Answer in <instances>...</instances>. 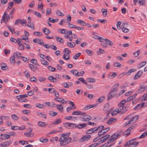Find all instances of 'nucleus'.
<instances>
[{
    "instance_id": "40",
    "label": "nucleus",
    "mask_w": 147,
    "mask_h": 147,
    "mask_svg": "<svg viewBox=\"0 0 147 147\" xmlns=\"http://www.w3.org/2000/svg\"><path fill=\"white\" fill-rule=\"evenodd\" d=\"M77 22L78 23L80 24L82 26H85V25H86V23L82 20H77Z\"/></svg>"
},
{
    "instance_id": "18",
    "label": "nucleus",
    "mask_w": 147,
    "mask_h": 147,
    "mask_svg": "<svg viewBox=\"0 0 147 147\" xmlns=\"http://www.w3.org/2000/svg\"><path fill=\"white\" fill-rule=\"evenodd\" d=\"M84 113L80 111H75L73 112L72 113V115H83Z\"/></svg>"
},
{
    "instance_id": "8",
    "label": "nucleus",
    "mask_w": 147,
    "mask_h": 147,
    "mask_svg": "<svg viewBox=\"0 0 147 147\" xmlns=\"http://www.w3.org/2000/svg\"><path fill=\"white\" fill-rule=\"evenodd\" d=\"M117 121V119L115 118H114L113 117H111L109 118L107 122V124L108 125L111 124L116 122Z\"/></svg>"
},
{
    "instance_id": "2",
    "label": "nucleus",
    "mask_w": 147,
    "mask_h": 147,
    "mask_svg": "<svg viewBox=\"0 0 147 147\" xmlns=\"http://www.w3.org/2000/svg\"><path fill=\"white\" fill-rule=\"evenodd\" d=\"M138 119V115H136L133 117L128 122L125 123V126L128 127L129 125L136 122Z\"/></svg>"
},
{
    "instance_id": "30",
    "label": "nucleus",
    "mask_w": 147,
    "mask_h": 147,
    "mask_svg": "<svg viewBox=\"0 0 147 147\" xmlns=\"http://www.w3.org/2000/svg\"><path fill=\"white\" fill-rule=\"evenodd\" d=\"M115 95H114L113 94L110 93L109 92V93L108 94V96H107V101L113 98L115 96Z\"/></svg>"
},
{
    "instance_id": "7",
    "label": "nucleus",
    "mask_w": 147,
    "mask_h": 147,
    "mask_svg": "<svg viewBox=\"0 0 147 147\" xmlns=\"http://www.w3.org/2000/svg\"><path fill=\"white\" fill-rule=\"evenodd\" d=\"M10 18V16H9L7 14V13L6 12H5L3 14L2 17V19L1 20L5 21L7 22H8Z\"/></svg>"
},
{
    "instance_id": "35",
    "label": "nucleus",
    "mask_w": 147,
    "mask_h": 147,
    "mask_svg": "<svg viewBox=\"0 0 147 147\" xmlns=\"http://www.w3.org/2000/svg\"><path fill=\"white\" fill-rule=\"evenodd\" d=\"M1 69L3 70H5L8 68L6 65L5 63L1 64Z\"/></svg>"
},
{
    "instance_id": "25",
    "label": "nucleus",
    "mask_w": 147,
    "mask_h": 147,
    "mask_svg": "<svg viewBox=\"0 0 147 147\" xmlns=\"http://www.w3.org/2000/svg\"><path fill=\"white\" fill-rule=\"evenodd\" d=\"M21 54L18 52H16L14 53L13 54V55H14L15 57L16 56V58L18 59L19 58L22 57V56H21Z\"/></svg>"
},
{
    "instance_id": "55",
    "label": "nucleus",
    "mask_w": 147,
    "mask_h": 147,
    "mask_svg": "<svg viewBox=\"0 0 147 147\" xmlns=\"http://www.w3.org/2000/svg\"><path fill=\"white\" fill-rule=\"evenodd\" d=\"M75 117L73 116H67L65 117V119L67 120H73L75 119Z\"/></svg>"
},
{
    "instance_id": "5",
    "label": "nucleus",
    "mask_w": 147,
    "mask_h": 147,
    "mask_svg": "<svg viewBox=\"0 0 147 147\" xmlns=\"http://www.w3.org/2000/svg\"><path fill=\"white\" fill-rule=\"evenodd\" d=\"M59 141L60 142V145L63 146L68 144V142L66 139V137L61 136L60 138Z\"/></svg>"
},
{
    "instance_id": "6",
    "label": "nucleus",
    "mask_w": 147,
    "mask_h": 147,
    "mask_svg": "<svg viewBox=\"0 0 147 147\" xmlns=\"http://www.w3.org/2000/svg\"><path fill=\"white\" fill-rule=\"evenodd\" d=\"M81 120L82 121H89L91 119L92 117L88 115H84L80 117Z\"/></svg>"
},
{
    "instance_id": "49",
    "label": "nucleus",
    "mask_w": 147,
    "mask_h": 147,
    "mask_svg": "<svg viewBox=\"0 0 147 147\" xmlns=\"http://www.w3.org/2000/svg\"><path fill=\"white\" fill-rule=\"evenodd\" d=\"M24 135L27 137H32L33 136L32 134H30V132H27L24 133Z\"/></svg>"
},
{
    "instance_id": "59",
    "label": "nucleus",
    "mask_w": 147,
    "mask_h": 147,
    "mask_svg": "<svg viewBox=\"0 0 147 147\" xmlns=\"http://www.w3.org/2000/svg\"><path fill=\"white\" fill-rule=\"evenodd\" d=\"M48 69L51 71H54L56 70V69L51 66H49L48 67Z\"/></svg>"
},
{
    "instance_id": "14",
    "label": "nucleus",
    "mask_w": 147,
    "mask_h": 147,
    "mask_svg": "<svg viewBox=\"0 0 147 147\" xmlns=\"http://www.w3.org/2000/svg\"><path fill=\"white\" fill-rule=\"evenodd\" d=\"M126 101V100L125 99H123L118 104V105L119 107L121 108H123V107H125L123 105L125 103Z\"/></svg>"
},
{
    "instance_id": "32",
    "label": "nucleus",
    "mask_w": 147,
    "mask_h": 147,
    "mask_svg": "<svg viewBox=\"0 0 147 147\" xmlns=\"http://www.w3.org/2000/svg\"><path fill=\"white\" fill-rule=\"evenodd\" d=\"M146 107L145 102H144L138 104V109H140L142 107L144 108Z\"/></svg>"
},
{
    "instance_id": "21",
    "label": "nucleus",
    "mask_w": 147,
    "mask_h": 147,
    "mask_svg": "<svg viewBox=\"0 0 147 147\" xmlns=\"http://www.w3.org/2000/svg\"><path fill=\"white\" fill-rule=\"evenodd\" d=\"M67 45L69 47L71 48H74L75 46V44L74 42H67Z\"/></svg>"
},
{
    "instance_id": "51",
    "label": "nucleus",
    "mask_w": 147,
    "mask_h": 147,
    "mask_svg": "<svg viewBox=\"0 0 147 147\" xmlns=\"http://www.w3.org/2000/svg\"><path fill=\"white\" fill-rule=\"evenodd\" d=\"M105 96H102L99 97L97 100V102H100L102 101L105 98Z\"/></svg>"
},
{
    "instance_id": "33",
    "label": "nucleus",
    "mask_w": 147,
    "mask_h": 147,
    "mask_svg": "<svg viewBox=\"0 0 147 147\" xmlns=\"http://www.w3.org/2000/svg\"><path fill=\"white\" fill-rule=\"evenodd\" d=\"M43 32L46 35H48L50 33V31L49 30L46 28L44 29Z\"/></svg>"
},
{
    "instance_id": "52",
    "label": "nucleus",
    "mask_w": 147,
    "mask_h": 147,
    "mask_svg": "<svg viewBox=\"0 0 147 147\" xmlns=\"http://www.w3.org/2000/svg\"><path fill=\"white\" fill-rule=\"evenodd\" d=\"M86 53L88 54V55L91 56L93 55V52L92 51L90 50L86 49Z\"/></svg>"
},
{
    "instance_id": "27",
    "label": "nucleus",
    "mask_w": 147,
    "mask_h": 147,
    "mask_svg": "<svg viewBox=\"0 0 147 147\" xmlns=\"http://www.w3.org/2000/svg\"><path fill=\"white\" fill-rule=\"evenodd\" d=\"M138 3L140 5L145 6L146 5L145 0H139L138 1Z\"/></svg>"
},
{
    "instance_id": "64",
    "label": "nucleus",
    "mask_w": 147,
    "mask_h": 147,
    "mask_svg": "<svg viewBox=\"0 0 147 147\" xmlns=\"http://www.w3.org/2000/svg\"><path fill=\"white\" fill-rule=\"evenodd\" d=\"M33 34L36 35L38 36H41L42 34V32H34Z\"/></svg>"
},
{
    "instance_id": "23",
    "label": "nucleus",
    "mask_w": 147,
    "mask_h": 147,
    "mask_svg": "<svg viewBox=\"0 0 147 147\" xmlns=\"http://www.w3.org/2000/svg\"><path fill=\"white\" fill-rule=\"evenodd\" d=\"M70 72L75 76L77 77L79 76V75H78L79 72H78L77 70L76 69L72 70Z\"/></svg>"
},
{
    "instance_id": "62",
    "label": "nucleus",
    "mask_w": 147,
    "mask_h": 147,
    "mask_svg": "<svg viewBox=\"0 0 147 147\" xmlns=\"http://www.w3.org/2000/svg\"><path fill=\"white\" fill-rule=\"evenodd\" d=\"M13 5V2H10L8 3V7L9 9H11L12 8Z\"/></svg>"
},
{
    "instance_id": "24",
    "label": "nucleus",
    "mask_w": 147,
    "mask_h": 147,
    "mask_svg": "<svg viewBox=\"0 0 147 147\" xmlns=\"http://www.w3.org/2000/svg\"><path fill=\"white\" fill-rule=\"evenodd\" d=\"M123 132V131L122 130H121L114 134H115L117 138L118 137L122 135Z\"/></svg>"
},
{
    "instance_id": "53",
    "label": "nucleus",
    "mask_w": 147,
    "mask_h": 147,
    "mask_svg": "<svg viewBox=\"0 0 147 147\" xmlns=\"http://www.w3.org/2000/svg\"><path fill=\"white\" fill-rule=\"evenodd\" d=\"M113 65L115 67H121V65L119 62H115L113 64Z\"/></svg>"
},
{
    "instance_id": "15",
    "label": "nucleus",
    "mask_w": 147,
    "mask_h": 147,
    "mask_svg": "<svg viewBox=\"0 0 147 147\" xmlns=\"http://www.w3.org/2000/svg\"><path fill=\"white\" fill-rule=\"evenodd\" d=\"M10 144L9 142L7 141L0 144V145L3 147H7Z\"/></svg>"
},
{
    "instance_id": "16",
    "label": "nucleus",
    "mask_w": 147,
    "mask_h": 147,
    "mask_svg": "<svg viewBox=\"0 0 147 147\" xmlns=\"http://www.w3.org/2000/svg\"><path fill=\"white\" fill-rule=\"evenodd\" d=\"M137 95V94L136 93L134 95L129 96L127 99L126 100L127 102H129L131 100H132L134 98H135L136 96Z\"/></svg>"
},
{
    "instance_id": "3",
    "label": "nucleus",
    "mask_w": 147,
    "mask_h": 147,
    "mask_svg": "<svg viewBox=\"0 0 147 147\" xmlns=\"http://www.w3.org/2000/svg\"><path fill=\"white\" fill-rule=\"evenodd\" d=\"M117 113H120L121 114H123L126 113L127 111V109L126 108V107H123L121 108L116 109L115 110Z\"/></svg>"
},
{
    "instance_id": "60",
    "label": "nucleus",
    "mask_w": 147,
    "mask_h": 147,
    "mask_svg": "<svg viewBox=\"0 0 147 147\" xmlns=\"http://www.w3.org/2000/svg\"><path fill=\"white\" fill-rule=\"evenodd\" d=\"M130 134V133L129 131H127V130L123 133V136H125V137H127Z\"/></svg>"
},
{
    "instance_id": "57",
    "label": "nucleus",
    "mask_w": 147,
    "mask_h": 147,
    "mask_svg": "<svg viewBox=\"0 0 147 147\" xmlns=\"http://www.w3.org/2000/svg\"><path fill=\"white\" fill-rule=\"evenodd\" d=\"M144 90V86L141 85L140 86V88L138 89V93H141Z\"/></svg>"
},
{
    "instance_id": "36",
    "label": "nucleus",
    "mask_w": 147,
    "mask_h": 147,
    "mask_svg": "<svg viewBox=\"0 0 147 147\" xmlns=\"http://www.w3.org/2000/svg\"><path fill=\"white\" fill-rule=\"evenodd\" d=\"M10 61L11 63L12 64H13L15 63V57L14 55L11 57Z\"/></svg>"
},
{
    "instance_id": "58",
    "label": "nucleus",
    "mask_w": 147,
    "mask_h": 147,
    "mask_svg": "<svg viewBox=\"0 0 147 147\" xmlns=\"http://www.w3.org/2000/svg\"><path fill=\"white\" fill-rule=\"evenodd\" d=\"M81 55L80 53H78L76 55H74L73 56V58L76 60Z\"/></svg>"
},
{
    "instance_id": "34",
    "label": "nucleus",
    "mask_w": 147,
    "mask_h": 147,
    "mask_svg": "<svg viewBox=\"0 0 147 147\" xmlns=\"http://www.w3.org/2000/svg\"><path fill=\"white\" fill-rule=\"evenodd\" d=\"M56 107L60 111L63 112V106L61 105H56Z\"/></svg>"
},
{
    "instance_id": "44",
    "label": "nucleus",
    "mask_w": 147,
    "mask_h": 147,
    "mask_svg": "<svg viewBox=\"0 0 147 147\" xmlns=\"http://www.w3.org/2000/svg\"><path fill=\"white\" fill-rule=\"evenodd\" d=\"M6 117L7 119H9V117L8 116H1L0 117V124H1L3 123V119H4V117Z\"/></svg>"
},
{
    "instance_id": "54",
    "label": "nucleus",
    "mask_w": 147,
    "mask_h": 147,
    "mask_svg": "<svg viewBox=\"0 0 147 147\" xmlns=\"http://www.w3.org/2000/svg\"><path fill=\"white\" fill-rule=\"evenodd\" d=\"M37 115L38 116L40 117H42L44 118L45 119H46V116L42 113L37 112Z\"/></svg>"
},
{
    "instance_id": "45",
    "label": "nucleus",
    "mask_w": 147,
    "mask_h": 147,
    "mask_svg": "<svg viewBox=\"0 0 147 147\" xmlns=\"http://www.w3.org/2000/svg\"><path fill=\"white\" fill-rule=\"evenodd\" d=\"M39 140L41 142L44 143H46L48 141V139L47 138H40Z\"/></svg>"
},
{
    "instance_id": "47",
    "label": "nucleus",
    "mask_w": 147,
    "mask_h": 147,
    "mask_svg": "<svg viewBox=\"0 0 147 147\" xmlns=\"http://www.w3.org/2000/svg\"><path fill=\"white\" fill-rule=\"evenodd\" d=\"M147 136V131H146L142 134L140 136L138 137V138L141 139L144 138Z\"/></svg>"
},
{
    "instance_id": "12",
    "label": "nucleus",
    "mask_w": 147,
    "mask_h": 147,
    "mask_svg": "<svg viewBox=\"0 0 147 147\" xmlns=\"http://www.w3.org/2000/svg\"><path fill=\"white\" fill-rule=\"evenodd\" d=\"M87 124L85 123L84 124H80L77 125V127L78 129H81L86 127L87 126Z\"/></svg>"
},
{
    "instance_id": "22",
    "label": "nucleus",
    "mask_w": 147,
    "mask_h": 147,
    "mask_svg": "<svg viewBox=\"0 0 147 147\" xmlns=\"http://www.w3.org/2000/svg\"><path fill=\"white\" fill-rule=\"evenodd\" d=\"M119 86V84L118 83L115 84L113 86L111 90L117 92L118 88Z\"/></svg>"
},
{
    "instance_id": "26",
    "label": "nucleus",
    "mask_w": 147,
    "mask_h": 147,
    "mask_svg": "<svg viewBox=\"0 0 147 147\" xmlns=\"http://www.w3.org/2000/svg\"><path fill=\"white\" fill-rule=\"evenodd\" d=\"M29 66L30 69L33 71H35L37 69V67L31 64H29Z\"/></svg>"
},
{
    "instance_id": "41",
    "label": "nucleus",
    "mask_w": 147,
    "mask_h": 147,
    "mask_svg": "<svg viewBox=\"0 0 147 147\" xmlns=\"http://www.w3.org/2000/svg\"><path fill=\"white\" fill-rule=\"evenodd\" d=\"M59 19L58 18L53 19L52 18H49V21L51 23H54L58 21Z\"/></svg>"
},
{
    "instance_id": "9",
    "label": "nucleus",
    "mask_w": 147,
    "mask_h": 147,
    "mask_svg": "<svg viewBox=\"0 0 147 147\" xmlns=\"http://www.w3.org/2000/svg\"><path fill=\"white\" fill-rule=\"evenodd\" d=\"M33 41L34 42L39 44L41 45H44V42L41 39L35 38L33 40Z\"/></svg>"
},
{
    "instance_id": "43",
    "label": "nucleus",
    "mask_w": 147,
    "mask_h": 147,
    "mask_svg": "<svg viewBox=\"0 0 147 147\" xmlns=\"http://www.w3.org/2000/svg\"><path fill=\"white\" fill-rule=\"evenodd\" d=\"M56 13V15L59 16H61L64 15V14L59 10H57Z\"/></svg>"
},
{
    "instance_id": "46",
    "label": "nucleus",
    "mask_w": 147,
    "mask_h": 147,
    "mask_svg": "<svg viewBox=\"0 0 147 147\" xmlns=\"http://www.w3.org/2000/svg\"><path fill=\"white\" fill-rule=\"evenodd\" d=\"M146 61L141 62L138 65V68L142 67L146 64Z\"/></svg>"
},
{
    "instance_id": "63",
    "label": "nucleus",
    "mask_w": 147,
    "mask_h": 147,
    "mask_svg": "<svg viewBox=\"0 0 147 147\" xmlns=\"http://www.w3.org/2000/svg\"><path fill=\"white\" fill-rule=\"evenodd\" d=\"M22 112L24 114L29 115L30 113V111L29 110H23Z\"/></svg>"
},
{
    "instance_id": "37",
    "label": "nucleus",
    "mask_w": 147,
    "mask_h": 147,
    "mask_svg": "<svg viewBox=\"0 0 147 147\" xmlns=\"http://www.w3.org/2000/svg\"><path fill=\"white\" fill-rule=\"evenodd\" d=\"M103 130H100L99 131L98 133V136L99 137H100L101 136L103 135L107 132V131H102Z\"/></svg>"
},
{
    "instance_id": "13",
    "label": "nucleus",
    "mask_w": 147,
    "mask_h": 147,
    "mask_svg": "<svg viewBox=\"0 0 147 147\" xmlns=\"http://www.w3.org/2000/svg\"><path fill=\"white\" fill-rule=\"evenodd\" d=\"M128 25V24L127 23H124L123 24V27L121 28L122 31L125 33L128 32L129 30L127 28L125 27V25Z\"/></svg>"
},
{
    "instance_id": "20",
    "label": "nucleus",
    "mask_w": 147,
    "mask_h": 147,
    "mask_svg": "<svg viewBox=\"0 0 147 147\" xmlns=\"http://www.w3.org/2000/svg\"><path fill=\"white\" fill-rule=\"evenodd\" d=\"M27 26L28 27H30L32 30H34V26L33 23H31V20L28 21V23Z\"/></svg>"
},
{
    "instance_id": "61",
    "label": "nucleus",
    "mask_w": 147,
    "mask_h": 147,
    "mask_svg": "<svg viewBox=\"0 0 147 147\" xmlns=\"http://www.w3.org/2000/svg\"><path fill=\"white\" fill-rule=\"evenodd\" d=\"M69 103L72 106V107H73L72 109L73 110H75L76 109V108L73 102L71 101H69Z\"/></svg>"
},
{
    "instance_id": "31",
    "label": "nucleus",
    "mask_w": 147,
    "mask_h": 147,
    "mask_svg": "<svg viewBox=\"0 0 147 147\" xmlns=\"http://www.w3.org/2000/svg\"><path fill=\"white\" fill-rule=\"evenodd\" d=\"M38 125L40 127H44L46 125L45 122L39 121L38 123Z\"/></svg>"
},
{
    "instance_id": "29",
    "label": "nucleus",
    "mask_w": 147,
    "mask_h": 147,
    "mask_svg": "<svg viewBox=\"0 0 147 147\" xmlns=\"http://www.w3.org/2000/svg\"><path fill=\"white\" fill-rule=\"evenodd\" d=\"M61 122V119L60 118L58 119L56 121L53 122L52 124L53 125H57L59 124Z\"/></svg>"
},
{
    "instance_id": "38",
    "label": "nucleus",
    "mask_w": 147,
    "mask_h": 147,
    "mask_svg": "<svg viewBox=\"0 0 147 147\" xmlns=\"http://www.w3.org/2000/svg\"><path fill=\"white\" fill-rule=\"evenodd\" d=\"M101 11L102 12L104 16L105 17L107 15V9H101Z\"/></svg>"
},
{
    "instance_id": "28",
    "label": "nucleus",
    "mask_w": 147,
    "mask_h": 147,
    "mask_svg": "<svg viewBox=\"0 0 147 147\" xmlns=\"http://www.w3.org/2000/svg\"><path fill=\"white\" fill-rule=\"evenodd\" d=\"M104 40L105 42L109 46L111 47L112 46L113 44V43L111 41L106 38H105Z\"/></svg>"
},
{
    "instance_id": "17",
    "label": "nucleus",
    "mask_w": 147,
    "mask_h": 147,
    "mask_svg": "<svg viewBox=\"0 0 147 147\" xmlns=\"http://www.w3.org/2000/svg\"><path fill=\"white\" fill-rule=\"evenodd\" d=\"M69 53H65L63 56V58L65 60H68L69 58Z\"/></svg>"
},
{
    "instance_id": "50",
    "label": "nucleus",
    "mask_w": 147,
    "mask_h": 147,
    "mask_svg": "<svg viewBox=\"0 0 147 147\" xmlns=\"http://www.w3.org/2000/svg\"><path fill=\"white\" fill-rule=\"evenodd\" d=\"M88 82H95V79L93 78H88L86 79Z\"/></svg>"
},
{
    "instance_id": "4",
    "label": "nucleus",
    "mask_w": 147,
    "mask_h": 147,
    "mask_svg": "<svg viewBox=\"0 0 147 147\" xmlns=\"http://www.w3.org/2000/svg\"><path fill=\"white\" fill-rule=\"evenodd\" d=\"M64 126L66 127H69L70 129L75 128L77 127V125L75 123L66 122L63 123Z\"/></svg>"
},
{
    "instance_id": "39",
    "label": "nucleus",
    "mask_w": 147,
    "mask_h": 147,
    "mask_svg": "<svg viewBox=\"0 0 147 147\" xmlns=\"http://www.w3.org/2000/svg\"><path fill=\"white\" fill-rule=\"evenodd\" d=\"M136 71V69H130L127 73H126V74L127 76H129L131 74V72H134Z\"/></svg>"
},
{
    "instance_id": "19",
    "label": "nucleus",
    "mask_w": 147,
    "mask_h": 147,
    "mask_svg": "<svg viewBox=\"0 0 147 147\" xmlns=\"http://www.w3.org/2000/svg\"><path fill=\"white\" fill-rule=\"evenodd\" d=\"M55 39L57 41L59 42L60 43L63 44V43L64 40L62 38L56 36L55 37Z\"/></svg>"
},
{
    "instance_id": "1",
    "label": "nucleus",
    "mask_w": 147,
    "mask_h": 147,
    "mask_svg": "<svg viewBox=\"0 0 147 147\" xmlns=\"http://www.w3.org/2000/svg\"><path fill=\"white\" fill-rule=\"evenodd\" d=\"M137 139L135 138L128 141L124 145L125 147H135L138 145V142L136 141Z\"/></svg>"
},
{
    "instance_id": "11",
    "label": "nucleus",
    "mask_w": 147,
    "mask_h": 147,
    "mask_svg": "<svg viewBox=\"0 0 147 147\" xmlns=\"http://www.w3.org/2000/svg\"><path fill=\"white\" fill-rule=\"evenodd\" d=\"M97 105V104L92 105H88L84 108V110H86L88 109H89L93 107H96Z\"/></svg>"
},
{
    "instance_id": "42",
    "label": "nucleus",
    "mask_w": 147,
    "mask_h": 147,
    "mask_svg": "<svg viewBox=\"0 0 147 147\" xmlns=\"http://www.w3.org/2000/svg\"><path fill=\"white\" fill-rule=\"evenodd\" d=\"M41 63L45 65H49V63L46 60L44 59H41L40 60Z\"/></svg>"
},
{
    "instance_id": "48",
    "label": "nucleus",
    "mask_w": 147,
    "mask_h": 147,
    "mask_svg": "<svg viewBox=\"0 0 147 147\" xmlns=\"http://www.w3.org/2000/svg\"><path fill=\"white\" fill-rule=\"evenodd\" d=\"M11 117L12 119L14 121L17 120L19 118V117L15 114L12 115Z\"/></svg>"
},
{
    "instance_id": "10",
    "label": "nucleus",
    "mask_w": 147,
    "mask_h": 147,
    "mask_svg": "<svg viewBox=\"0 0 147 147\" xmlns=\"http://www.w3.org/2000/svg\"><path fill=\"white\" fill-rule=\"evenodd\" d=\"M54 100L56 101L59 102L61 103L62 104H65L67 103L66 101H65L64 99L61 98H55Z\"/></svg>"
},
{
    "instance_id": "56",
    "label": "nucleus",
    "mask_w": 147,
    "mask_h": 147,
    "mask_svg": "<svg viewBox=\"0 0 147 147\" xmlns=\"http://www.w3.org/2000/svg\"><path fill=\"white\" fill-rule=\"evenodd\" d=\"M18 100L19 101L21 102H25L28 101L26 99L22 98L20 97L18 98Z\"/></svg>"
}]
</instances>
